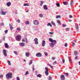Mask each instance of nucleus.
Masks as SVG:
<instances>
[{
	"label": "nucleus",
	"instance_id": "37",
	"mask_svg": "<svg viewBox=\"0 0 80 80\" xmlns=\"http://www.w3.org/2000/svg\"><path fill=\"white\" fill-rule=\"evenodd\" d=\"M28 74H29V72L28 71H27L26 72V73L25 74V75H28Z\"/></svg>",
	"mask_w": 80,
	"mask_h": 80
},
{
	"label": "nucleus",
	"instance_id": "17",
	"mask_svg": "<svg viewBox=\"0 0 80 80\" xmlns=\"http://www.w3.org/2000/svg\"><path fill=\"white\" fill-rule=\"evenodd\" d=\"M26 57H29V56H30V53L28 52H26Z\"/></svg>",
	"mask_w": 80,
	"mask_h": 80
},
{
	"label": "nucleus",
	"instance_id": "22",
	"mask_svg": "<svg viewBox=\"0 0 80 80\" xmlns=\"http://www.w3.org/2000/svg\"><path fill=\"white\" fill-rule=\"evenodd\" d=\"M42 76V75L40 74H38L37 75V77H39V78H41V77Z\"/></svg>",
	"mask_w": 80,
	"mask_h": 80
},
{
	"label": "nucleus",
	"instance_id": "50",
	"mask_svg": "<svg viewBox=\"0 0 80 80\" xmlns=\"http://www.w3.org/2000/svg\"><path fill=\"white\" fill-rule=\"evenodd\" d=\"M52 60H55V57H52Z\"/></svg>",
	"mask_w": 80,
	"mask_h": 80
},
{
	"label": "nucleus",
	"instance_id": "4",
	"mask_svg": "<svg viewBox=\"0 0 80 80\" xmlns=\"http://www.w3.org/2000/svg\"><path fill=\"white\" fill-rule=\"evenodd\" d=\"M34 43L36 45H38V38H36L34 39Z\"/></svg>",
	"mask_w": 80,
	"mask_h": 80
},
{
	"label": "nucleus",
	"instance_id": "23",
	"mask_svg": "<svg viewBox=\"0 0 80 80\" xmlns=\"http://www.w3.org/2000/svg\"><path fill=\"white\" fill-rule=\"evenodd\" d=\"M47 26L48 27L49 26H50V27H52V24H51V23H48L47 24Z\"/></svg>",
	"mask_w": 80,
	"mask_h": 80
},
{
	"label": "nucleus",
	"instance_id": "62",
	"mask_svg": "<svg viewBox=\"0 0 80 80\" xmlns=\"http://www.w3.org/2000/svg\"><path fill=\"white\" fill-rule=\"evenodd\" d=\"M41 3H42V4H43V2H42V1H41Z\"/></svg>",
	"mask_w": 80,
	"mask_h": 80
},
{
	"label": "nucleus",
	"instance_id": "31",
	"mask_svg": "<svg viewBox=\"0 0 80 80\" xmlns=\"http://www.w3.org/2000/svg\"><path fill=\"white\" fill-rule=\"evenodd\" d=\"M48 80H52V77H51V76H49Z\"/></svg>",
	"mask_w": 80,
	"mask_h": 80
},
{
	"label": "nucleus",
	"instance_id": "11",
	"mask_svg": "<svg viewBox=\"0 0 80 80\" xmlns=\"http://www.w3.org/2000/svg\"><path fill=\"white\" fill-rule=\"evenodd\" d=\"M6 5L8 7H10V6L11 5V2H7Z\"/></svg>",
	"mask_w": 80,
	"mask_h": 80
},
{
	"label": "nucleus",
	"instance_id": "42",
	"mask_svg": "<svg viewBox=\"0 0 80 80\" xmlns=\"http://www.w3.org/2000/svg\"><path fill=\"white\" fill-rule=\"evenodd\" d=\"M17 30H18V31H20V30H21V29H20V28H17Z\"/></svg>",
	"mask_w": 80,
	"mask_h": 80
},
{
	"label": "nucleus",
	"instance_id": "26",
	"mask_svg": "<svg viewBox=\"0 0 80 80\" xmlns=\"http://www.w3.org/2000/svg\"><path fill=\"white\" fill-rule=\"evenodd\" d=\"M52 24V25H54V26H56V25H55V23H54V22H53V21H52L51 22Z\"/></svg>",
	"mask_w": 80,
	"mask_h": 80
},
{
	"label": "nucleus",
	"instance_id": "15",
	"mask_svg": "<svg viewBox=\"0 0 80 80\" xmlns=\"http://www.w3.org/2000/svg\"><path fill=\"white\" fill-rule=\"evenodd\" d=\"M43 7L44 10H47V9H48V8L47 7V6L46 5H44V6H43Z\"/></svg>",
	"mask_w": 80,
	"mask_h": 80
},
{
	"label": "nucleus",
	"instance_id": "61",
	"mask_svg": "<svg viewBox=\"0 0 80 80\" xmlns=\"http://www.w3.org/2000/svg\"><path fill=\"white\" fill-rule=\"evenodd\" d=\"M40 6H42V4L41 3L40 4Z\"/></svg>",
	"mask_w": 80,
	"mask_h": 80
},
{
	"label": "nucleus",
	"instance_id": "7",
	"mask_svg": "<svg viewBox=\"0 0 80 80\" xmlns=\"http://www.w3.org/2000/svg\"><path fill=\"white\" fill-rule=\"evenodd\" d=\"M45 45V41L42 40V47H44Z\"/></svg>",
	"mask_w": 80,
	"mask_h": 80
},
{
	"label": "nucleus",
	"instance_id": "48",
	"mask_svg": "<svg viewBox=\"0 0 80 80\" xmlns=\"http://www.w3.org/2000/svg\"><path fill=\"white\" fill-rule=\"evenodd\" d=\"M17 80H20V78L19 77H17Z\"/></svg>",
	"mask_w": 80,
	"mask_h": 80
},
{
	"label": "nucleus",
	"instance_id": "60",
	"mask_svg": "<svg viewBox=\"0 0 80 80\" xmlns=\"http://www.w3.org/2000/svg\"><path fill=\"white\" fill-rule=\"evenodd\" d=\"M54 63H55L56 64H57V61H55L54 62Z\"/></svg>",
	"mask_w": 80,
	"mask_h": 80
},
{
	"label": "nucleus",
	"instance_id": "55",
	"mask_svg": "<svg viewBox=\"0 0 80 80\" xmlns=\"http://www.w3.org/2000/svg\"><path fill=\"white\" fill-rule=\"evenodd\" d=\"M48 55V53H45V55H46V56H47Z\"/></svg>",
	"mask_w": 80,
	"mask_h": 80
},
{
	"label": "nucleus",
	"instance_id": "54",
	"mask_svg": "<svg viewBox=\"0 0 80 80\" xmlns=\"http://www.w3.org/2000/svg\"><path fill=\"white\" fill-rule=\"evenodd\" d=\"M62 26L63 27H66V26H65V24H62Z\"/></svg>",
	"mask_w": 80,
	"mask_h": 80
},
{
	"label": "nucleus",
	"instance_id": "24",
	"mask_svg": "<svg viewBox=\"0 0 80 80\" xmlns=\"http://www.w3.org/2000/svg\"><path fill=\"white\" fill-rule=\"evenodd\" d=\"M57 22L58 23L59 25H61V22H60V20L57 21Z\"/></svg>",
	"mask_w": 80,
	"mask_h": 80
},
{
	"label": "nucleus",
	"instance_id": "53",
	"mask_svg": "<svg viewBox=\"0 0 80 80\" xmlns=\"http://www.w3.org/2000/svg\"><path fill=\"white\" fill-rule=\"evenodd\" d=\"M78 58V57H77V56H76V57H75V60H76V59H77Z\"/></svg>",
	"mask_w": 80,
	"mask_h": 80
},
{
	"label": "nucleus",
	"instance_id": "46",
	"mask_svg": "<svg viewBox=\"0 0 80 80\" xmlns=\"http://www.w3.org/2000/svg\"><path fill=\"white\" fill-rule=\"evenodd\" d=\"M62 62H63V63H65V59H62Z\"/></svg>",
	"mask_w": 80,
	"mask_h": 80
},
{
	"label": "nucleus",
	"instance_id": "18",
	"mask_svg": "<svg viewBox=\"0 0 80 80\" xmlns=\"http://www.w3.org/2000/svg\"><path fill=\"white\" fill-rule=\"evenodd\" d=\"M9 27L11 30H12L13 29V27H12V25L10 24H9Z\"/></svg>",
	"mask_w": 80,
	"mask_h": 80
},
{
	"label": "nucleus",
	"instance_id": "44",
	"mask_svg": "<svg viewBox=\"0 0 80 80\" xmlns=\"http://www.w3.org/2000/svg\"><path fill=\"white\" fill-rule=\"evenodd\" d=\"M69 17L70 18H73V16L72 15H70L69 16Z\"/></svg>",
	"mask_w": 80,
	"mask_h": 80
},
{
	"label": "nucleus",
	"instance_id": "57",
	"mask_svg": "<svg viewBox=\"0 0 80 80\" xmlns=\"http://www.w3.org/2000/svg\"><path fill=\"white\" fill-rule=\"evenodd\" d=\"M68 21L69 22H72V20H70V19H69V20H68Z\"/></svg>",
	"mask_w": 80,
	"mask_h": 80
},
{
	"label": "nucleus",
	"instance_id": "12",
	"mask_svg": "<svg viewBox=\"0 0 80 80\" xmlns=\"http://www.w3.org/2000/svg\"><path fill=\"white\" fill-rule=\"evenodd\" d=\"M19 45L22 47H24L25 46V43L23 42H21L19 43Z\"/></svg>",
	"mask_w": 80,
	"mask_h": 80
},
{
	"label": "nucleus",
	"instance_id": "35",
	"mask_svg": "<svg viewBox=\"0 0 80 80\" xmlns=\"http://www.w3.org/2000/svg\"><path fill=\"white\" fill-rule=\"evenodd\" d=\"M60 15L59 16H57L56 17V18H60Z\"/></svg>",
	"mask_w": 80,
	"mask_h": 80
},
{
	"label": "nucleus",
	"instance_id": "29",
	"mask_svg": "<svg viewBox=\"0 0 80 80\" xmlns=\"http://www.w3.org/2000/svg\"><path fill=\"white\" fill-rule=\"evenodd\" d=\"M56 5L58 7H60V4L59 3H56Z\"/></svg>",
	"mask_w": 80,
	"mask_h": 80
},
{
	"label": "nucleus",
	"instance_id": "14",
	"mask_svg": "<svg viewBox=\"0 0 80 80\" xmlns=\"http://www.w3.org/2000/svg\"><path fill=\"white\" fill-rule=\"evenodd\" d=\"M52 43L54 44V45L55 44V43H57V41H56L55 40H52Z\"/></svg>",
	"mask_w": 80,
	"mask_h": 80
},
{
	"label": "nucleus",
	"instance_id": "45",
	"mask_svg": "<svg viewBox=\"0 0 80 80\" xmlns=\"http://www.w3.org/2000/svg\"><path fill=\"white\" fill-rule=\"evenodd\" d=\"M65 47H67V43H65Z\"/></svg>",
	"mask_w": 80,
	"mask_h": 80
},
{
	"label": "nucleus",
	"instance_id": "10",
	"mask_svg": "<svg viewBox=\"0 0 80 80\" xmlns=\"http://www.w3.org/2000/svg\"><path fill=\"white\" fill-rule=\"evenodd\" d=\"M4 45L5 48H8L9 47V46L8 45V44L7 43H5Z\"/></svg>",
	"mask_w": 80,
	"mask_h": 80
},
{
	"label": "nucleus",
	"instance_id": "32",
	"mask_svg": "<svg viewBox=\"0 0 80 80\" xmlns=\"http://www.w3.org/2000/svg\"><path fill=\"white\" fill-rule=\"evenodd\" d=\"M50 35H53V33H54V32H50L49 33Z\"/></svg>",
	"mask_w": 80,
	"mask_h": 80
},
{
	"label": "nucleus",
	"instance_id": "63",
	"mask_svg": "<svg viewBox=\"0 0 80 80\" xmlns=\"http://www.w3.org/2000/svg\"><path fill=\"white\" fill-rule=\"evenodd\" d=\"M78 63L79 65H80V61L78 62Z\"/></svg>",
	"mask_w": 80,
	"mask_h": 80
},
{
	"label": "nucleus",
	"instance_id": "28",
	"mask_svg": "<svg viewBox=\"0 0 80 80\" xmlns=\"http://www.w3.org/2000/svg\"><path fill=\"white\" fill-rule=\"evenodd\" d=\"M49 41L50 42H52L53 41V40H52V39L51 38H49Z\"/></svg>",
	"mask_w": 80,
	"mask_h": 80
},
{
	"label": "nucleus",
	"instance_id": "1",
	"mask_svg": "<svg viewBox=\"0 0 80 80\" xmlns=\"http://www.w3.org/2000/svg\"><path fill=\"white\" fill-rule=\"evenodd\" d=\"M6 76L7 79H8V78H12V73H8L6 74Z\"/></svg>",
	"mask_w": 80,
	"mask_h": 80
},
{
	"label": "nucleus",
	"instance_id": "16",
	"mask_svg": "<svg viewBox=\"0 0 80 80\" xmlns=\"http://www.w3.org/2000/svg\"><path fill=\"white\" fill-rule=\"evenodd\" d=\"M45 74L46 75H47V76H48V71H45Z\"/></svg>",
	"mask_w": 80,
	"mask_h": 80
},
{
	"label": "nucleus",
	"instance_id": "38",
	"mask_svg": "<svg viewBox=\"0 0 80 80\" xmlns=\"http://www.w3.org/2000/svg\"><path fill=\"white\" fill-rule=\"evenodd\" d=\"M39 17H41V18H42V17H43V15H42V14H40L39 15Z\"/></svg>",
	"mask_w": 80,
	"mask_h": 80
},
{
	"label": "nucleus",
	"instance_id": "20",
	"mask_svg": "<svg viewBox=\"0 0 80 80\" xmlns=\"http://www.w3.org/2000/svg\"><path fill=\"white\" fill-rule=\"evenodd\" d=\"M76 27L77 31H78V24L76 26Z\"/></svg>",
	"mask_w": 80,
	"mask_h": 80
},
{
	"label": "nucleus",
	"instance_id": "49",
	"mask_svg": "<svg viewBox=\"0 0 80 80\" xmlns=\"http://www.w3.org/2000/svg\"><path fill=\"white\" fill-rule=\"evenodd\" d=\"M22 42H25V39H23L22 40Z\"/></svg>",
	"mask_w": 80,
	"mask_h": 80
},
{
	"label": "nucleus",
	"instance_id": "2",
	"mask_svg": "<svg viewBox=\"0 0 80 80\" xmlns=\"http://www.w3.org/2000/svg\"><path fill=\"white\" fill-rule=\"evenodd\" d=\"M22 38V37L20 35H18L17 36H16L15 38L17 41H20L21 40V38Z\"/></svg>",
	"mask_w": 80,
	"mask_h": 80
},
{
	"label": "nucleus",
	"instance_id": "51",
	"mask_svg": "<svg viewBox=\"0 0 80 80\" xmlns=\"http://www.w3.org/2000/svg\"><path fill=\"white\" fill-rule=\"evenodd\" d=\"M75 44V43H73V44H72V47H74Z\"/></svg>",
	"mask_w": 80,
	"mask_h": 80
},
{
	"label": "nucleus",
	"instance_id": "6",
	"mask_svg": "<svg viewBox=\"0 0 80 80\" xmlns=\"http://www.w3.org/2000/svg\"><path fill=\"white\" fill-rule=\"evenodd\" d=\"M36 56L38 57H42V54L40 53H38L36 54Z\"/></svg>",
	"mask_w": 80,
	"mask_h": 80
},
{
	"label": "nucleus",
	"instance_id": "58",
	"mask_svg": "<svg viewBox=\"0 0 80 80\" xmlns=\"http://www.w3.org/2000/svg\"><path fill=\"white\" fill-rule=\"evenodd\" d=\"M50 67L51 68H52V69H53V68L52 66H51Z\"/></svg>",
	"mask_w": 80,
	"mask_h": 80
},
{
	"label": "nucleus",
	"instance_id": "25",
	"mask_svg": "<svg viewBox=\"0 0 80 80\" xmlns=\"http://www.w3.org/2000/svg\"><path fill=\"white\" fill-rule=\"evenodd\" d=\"M73 2L72 1V0H71L70 5L71 7H72V5H73Z\"/></svg>",
	"mask_w": 80,
	"mask_h": 80
},
{
	"label": "nucleus",
	"instance_id": "56",
	"mask_svg": "<svg viewBox=\"0 0 80 80\" xmlns=\"http://www.w3.org/2000/svg\"><path fill=\"white\" fill-rule=\"evenodd\" d=\"M18 23H20V20L18 19Z\"/></svg>",
	"mask_w": 80,
	"mask_h": 80
},
{
	"label": "nucleus",
	"instance_id": "3",
	"mask_svg": "<svg viewBox=\"0 0 80 80\" xmlns=\"http://www.w3.org/2000/svg\"><path fill=\"white\" fill-rule=\"evenodd\" d=\"M33 24L35 25H38L39 24V22L38 21L34 20L33 22Z\"/></svg>",
	"mask_w": 80,
	"mask_h": 80
},
{
	"label": "nucleus",
	"instance_id": "52",
	"mask_svg": "<svg viewBox=\"0 0 80 80\" xmlns=\"http://www.w3.org/2000/svg\"><path fill=\"white\" fill-rule=\"evenodd\" d=\"M32 71H34V70H35V68H34V67L33 66L32 67Z\"/></svg>",
	"mask_w": 80,
	"mask_h": 80
},
{
	"label": "nucleus",
	"instance_id": "33",
	"mask_svg": "<svg viewBox=\"0 0 80 80\" xmlns=\"http://www.w3.org/2000/svg\"><path fill=\"white\" fill-rule=\"evenodd\" d=\"M28 3H25L24 5V6H29Z\"/></svg>",
	"mask_w": 80,
	"mask_h": 80
},
{
	"label": "nucleus",
	"instance_id": "43",
	"mask_svg": "<svg viewBox=\"0 0 80 80\" xmlns=\"http://www.w3.org/2000/svg\"><path fill=\"white\" fill-rule=\"evenodd\" d=\"M8 32V30H6L5 31V33H7Z\"/></svg>",
	"mask_w": 80,
	"mask_h": 80
},
{
	"label": "nucleus",
	"instance_id": "47",
	"mask_svg": "<svg viewBox=\"0 0 80 80\" xmlns=\"http://www.w3.org/2000/svg\"><path fill=\"white\" fill-rule=\"evenodd\" d=\"M66 30L67 31H69V28H67L66 29Z\"/></svg>",
	"mask_w": 80,
	"mask_h": 80
},
{
	"label": "nucleus",
	"instance_id": "5",
	"mask_svg": "<svg viewBox=\"0 0 80 80\" xmlns=\"http://www.w3.org/2000/svg\"><path fill=\"white\" fill-rule=\"evenodd\" d=\"M60 78L61 80H65V76L63 75H62L60 76Z\"/></svg>",
	"mask_w": 80,
	"mask_h": 80
},
{
	"label": "nucleus",
	"instance_id": "9",
	"mask_svg": "<svg viewBox=\"0 0 80 80\" xmlns=\"http://www.w3.org/2000/svg\"><path fill=\"white\" fill-rule=\"evenodd\" d=\"M6 50L5 49H4L3 50V53L4 55L5 56V57H6L7 55V54L6 53Z\"/></svg>",
	"mask_w": 80,
	"mask_h": 80
},
{
	"label": "nucleus",
	"instance_id": "34",
	"mask_svg": "<svg viewBox=\"0 0 80 80\" xmlns=\"http://www.w3.org/2000/svg\"><path fill=\"white\" fill-rule=\"evenodd\" d=\"M65 77H68V73L67 72L65 73Z\"/></svg>",
	"mask_w": 80,
	"mask_h": 80
},
{
	"label": "nucleus",
	"instance_id": "41",
	"mask_svg": "<svg viewBox=\"0 0 80 80\" xmlns=\"http://www.w3.org/2000/svg\"><path fill=\"white\" fill-rule=\"evenodd\" d=\"M45 69L46 70V71H48V68L47 67H46Z\"/></svg>",
	"mask_w": 80,
	"mask_h": 80
},
{
	"label": "nucleus",
	"instance_id": "8",
	"mask_svg": "<svg viewBox=\"0 0 80 80\" xmlns=\"http://www.w3.org/2000/svg\"><path fill=\"white\" fill-rule=\"evenodd\" d=\"M6 13H7V11L4 12L3 11H2L1 12V15H5Z\"/></svg>",
	"mask_w": 80,
	"mask_h": 80
},
{
	"label": "nucleus",
	"instance_id": "59",
	"mask_svg": "<svg viewBox=\"0 0 80 80\" xmlns=\"http://www.w3.org/2000/svg\"><path fill=\"white\" fill-rule=\"evenodd\" d=\"M3 40H5V37H4V38H3Z\"/></svg>",
	"mask_w": 80,
	"mask_h": 80
},
{
	"label": "nucleus",
	"instance_id": "64",
	"mask_svg": "<svg viewBox=\"0 0 80 80\" xmlns=\"http://www.w3.org/2000/svg\"><path fill=\"white\" fill-rule=\"evenodd\" d=\"M26 12H28V10H27L26 11Z\"/></svg>",
	"mask_w": 80,
	"mask_h": 80
},
{
	"label": "nucleus",
	"instance_id": "27",
	"mask_svg": "<svg viewBox=\"0 0 80 80\" xmlns=\"http://www.w3.org/2000/svg\"><path fill=\"white\" fill-rule=\"evenodd\" d=\"M25 23L27 25H29V24L30 23V22H29V21H26Z\"/></svg>",
	"mask_w": 80,
	"mask_h": 80
},
{
	"label": "nucleus",
	"instance_id": "36",
	"mask_svg": "<svg viewBox=\"0 0 80 80\" xmlns=\"http://www.w3.org/2000/svg\"><path fill=\"white\" fill-rule=\"evenodd\" d=\"M32 62H33V60H31V62L29 63V65H31V64L32 63Z\"/></svg>",
	"mask_w": 80,
	"mask_h": 80
},
{
	"label": "nucleus",
	"instance_id": "39",
	"mask_svg": "<svg viewBox=\"0 0 80 80\" xmlns=\"http://www.w3.org/2000/svg\"><path fill=\"white\" fill-rule=\"evenodd\" d=\"M14 53L15 54V55H17V54H18V53H17V51H14Z\"/></svg>",
	"mask_w": 80,
	"mask_h": 80
},
{
	"label": "nucleus",
	"instance_id": "19",
	"mask_svg": "<svg viewBox=\"0 0 80 80\" xmlns=\"http://www.w3.org/2000/svg\"><path fill=\"white\" fill-rule=\"evenodd\" d=\"M63 4L64 5H67L68 4V2H63Z\"/></svg>",
	"mask_w": 80,
	"mask_h": 80
},
{
	"label": "nucleus",
	"instance_id": "21",
	"mask_svg": "<svg viewBox=\"0 0 80 80\" xmlns=\"http://www.w3.org/2000/svg\"><path fill=\"white\" fill-rule=\"evenodd\" d=\"M74 55H75V56H76V55H77L78 53H77V52L76 51H74Z\"/></svg>",
	"mask_w": 80,
	"mask_h": 80
},
{
	"label": "nucleus",
	"instance_id": "40",
	"mask_svg": "<svg viewBox=\"0 0 80 80\" xmlns=\"http://www.w3.org/2000/svg\"><path fill=\"white\" fill-rule=\"evenodd\" d=\"M25 40H26V43H28V40H27V39L26 38H25Z\"/></svg>",
	"mask_w": 80,
	"mask_h": 80
},
{
	"label": "nucleus",
	"instance_id": "13",
	"mask_svg": "<svg viewBox=\"0 0 80 80\" xmlns=\"http://www.w3.org/2000/svg\"><path fill=\"white\" fill-rule=\"evenodd\" d=\"M50 47H54V45H55V44L52 43H50Z\"/></svg>",
	"mask_w": 80,
	"mask_h": 80
},
{
	"label": "nucleus",
	"instance_id": "30",
	"mask_svg": "<svg viewBox=\"0 0 80 80\" xmlns=\"http://www.w3.org/2000/svg\"><path fill=\"white\" fill-rule=\"evenodd\" d=\"M8 63L9 65H11V63L9 60L8 61Z\"/></svg>",
	"mask_w": 80,
	"mask_h": 80
}]
</instances>
